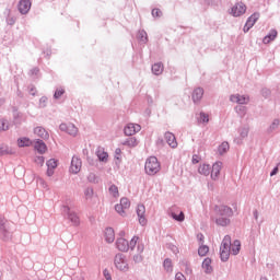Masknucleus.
Returning <instances> with one entry per match:
<instances>
[{"label":"nucleus","instance_id":"37","mask_svg":"<svg viewBox=\"0 0 280 280\" xmlns=\"http://www.w3.org/2000/svg\"><path fill=\"white\" fill-rule=\"evenodd\" d=\"M138 218H143L145 214V206L139 205L137 208Z\"/></svg>","mask_w":280,"mask_h":280},{"label":"nucleus","instance_id":"18","mask_svg":"<svg viewBox=\"0 0 280 280\" xmlns=\"http://www.w3.org/2000/svg\"><path fill=\"white\" fill-rule=\"evenodd\" d=\"M231 217H222L219 214H215V223L219 226H229V224H231V219H229Z\"/></svg>","mask_w":280,"mask_h":280},{"label":"nucleus","instance_id":"46","mask_svg":"<svg viewBox=\"0 0 280 280\" xmlns=\"http://www.w3.org/2000/svg\"><path fill=\"white\" fill-rule=\"evenodd\" d=\"M140 36H142V43H145L148 40V34L145 32H140Z\"/></svg>","mask_w":280,"mask_h":280},{"label":"nucleus","instance_id":"35","mask_svg":"<svg viewBox=\"0 0 280 280\" xmlns=\"http://www.w3.org/2000/svg\"><path fill=\"white\" fill-rule=\"evenodd\" d=\"M164 269L166 270V272H172L173 266H172V260L170 258H166L164 260Z\"/></svg>","mask_w":280,"mask_h":280},{"label":"nucleus","instance_id":"13","mask_svg":"<svg viewBox=\"0 0 280 280\" xmlns=\"http://www.w3.org/2000/svg\"><path fill=\"white\" fill-rule=\"evenodd\" d=\"M220 172H222V162H215L212 165V171H211L212 180H218V178L220 176Z\"/></svg>","mask_w":280,"mask_h":280},{"label":"nucleus","instance_id":"16","mask_svg":"<svg viewBox=\"0 0 280 280\" xmlns=\"http://www.w3.org/2000/svg\"><path fill=\"white\" fill-rule=\"evenodd\" d=\"M171 218H173V220H175L176 222H185V212L178 211L173 208L171 210Z\"/></svg>","mask_w":280,"mask_h":280},{"label":"nucleus","instance_id":"50","mask_svg":"<svg viewBox=\"0 0 280 280\" xmlns=\"http://www.w3.org/2000/svg\"><path fill=\"white\" fill-rule=\"evenodd\" d=\"M279 126V120H273L272 125H271V128L275 129Z\"/></svg>","mask_w":280,"mask_h":280},{"label":"nucleus","instance_id":"11","mask_svg":"<svg viewBox=\"0 0 280 280\" xmlns=\"http://www.w3.org/2000/svg\"><path fill=\"white\" fill-rule=\"evenodd\" d=\"M140 131H141V125H139V124L129 122L125 127V135L127 137H132L133 135H137V132H140Z\"/></svg>","mask_w":280,"mask_h":280},{"label":"nucleus","instance_id":"52","mask_svg":"<svg viewBox=\"0 0 280 280\" xmlns=\"http://www.w3.org/2000/svg\"><path fill=\"white\" fill-rule=\"evenodd\" d=\"M279 172V167H275L270 176H275Z\"/></svg>","mask_w":280,"mask_h":280},{"label":"nucleus","instance_id":"21","mask_svg":"<svg viewBox=\"0 0 280 280\" xmlns=\"http://www.w3.org/2000/svg\"><path fill=\"white\" fill-rule=\"evenodd\" d=\"M34 149L37 150L39 154H45L47 152V144L43 140H37L35 142Z\"/></svg>","mask_w":280,"mask_h":280},{"label":"nucleus","instance_id":"56","mask_svg":"<svg viewBox=\"0 0 280 280\" xmlns=\"http://www.w3.org/2000/svg\"><path fill=\"white\" fill-rule=\"evenodd\" d=\"M121 235H122V237H124V235H126V233H121Z\"/></svg>","mask_w":280,"mask_h":280},{"label":"nucleus","instance_id":"15","mask_svg":"<svg viewBox=\"0 0 280 280\" xmlns=\"http://www.w3.org/2000/svg\"><path fill=\"white\" fill-rule=\"evenodd\" d=\"M164 139L166 143H168L170 148H178V142L176 141V136L172 132H166L164 135Z\"/></svg>","mask_w":280,"mask_h":280},{"label":"nucleus","instance_id":"24","mask_svg":"<svg viewBox=\"0 0 280 280\" xmlns=\"http://www.w3.org/2000/svg\"><path fill=\"white\" fill-rule=\"evenodd\" d=\"M96 156L103 163H106V161H108V153L106 151H104V149H102V148L97 149Z\"/></svg>","mask_w":280,"mask_h":280},{"label":"nucleus","instance_id":"29","mask_svg":"<svg viewBox=\"0 0 280 280\" xmlns=\"http://www.w3.org/2000/svg\"><path fill=\"white\" fill-rule=\"evenodd\" d=\"M241 248H242V243H240V241H234V243L231 244L232 255H237Z\"/></svg>","mask_w":280,"mask_h":280},{"label":"nucleus","instance_id":"51","mask_svg":"<svg viewBox=\"0 0 280 280\" xmlns=\"http://www.w3.org/2000/svg\"><path fill=\"white\" fill-rule=\"evenodd\" d=\"M197 240H198L199 242H203L205 235L198 234V235H197Z\"/></svg>","mask_w":280,"mask_h":280},{"label":"nucleus","instance_id":"41","mask_svg":"<svg viewBox=\"0 0 280 280\" xmlns=\"http://www.w3.org/2000/svg\"><path fill=\"white\" fill-rule=\"evenodd\" d=\"M200 121H202L203 124L209 122V115L201 113L200 114Z\"/></svg>","mask_w":280,"mask_h":280},{"label":"nucleus","instance_id":"53","mask_svg":"<svg viewBox=\"0 0 280 280\" xmlns=\"http://www.w3.org/2000/svg\"><path fill=\"white\" fill-rule=\"evenodd\" d=\"M140 224H145V218L143 217H140V220H139Z\"/></svg>","mask_w":280,"mask_h":280},{"label":"nucleus","instance_id":"3","mask_svg":"<svg viewBox=\"0 0 280 280\" xmlns=\"http://www.w3.org/2000/svg\"><path fill=\"white\" fill-rule=\"evenodd\" d=\"M114 266L119 272H128L130 270V264H128V258L124 254H117L115 256Z\"/></svg>","mask_w":280,"mask_h":280},{"label":"nucleus","instance_id":"30","mask_svg":"<svg viewBox=\"0 0 280 280\" xmlns=\"http://www.w3.org/2000/svg\"><path fill=\"white\" fill-rule=\"evenodd\" d=\"M152 71L154 75H161V73H163V63H154L152 66Z\"/></svg>","mask_w":280,"mask_h":280},{"label":"nucleus","instance_id":"43","mask_svg":"<svg viewBox=\"0 0 280 280\" xmlns=\"http://www.w3.org/2000/svg\"><path fill=\"white\" fill-rule=\"evenodd\" d=\"M133 261H136V264L143 261V256H141V255L133 256Z\"/></svg>","mask_w":280,"mask_h":280},{"label":"nucleus","instance_id":"22","mask_svg":"<svg viewBox=\"0 0 280 280\" xmlns=\"http://www.w3.org/2000/svg\"><path fill=\"white\" fill-rule=\"evenodd\" d=\"M105 240L108 244H113L115 242V230L112 228L105 229Z\"/></svg>","mask_w":280,"mask_h":280},{"label":"nucleus","instance_id":"39","mask_svg":"<svg viewBox=\"0 0 280 280\" xmlns=\"http://www.w3.org/2000/svg\"><path fill=\"white\" fill-rule=\"evenodd\" d=\"M84 196L86 200H91V198H93V188H86L84 191Z\"/></svg>","mask_w":280,"mask_h":280},{"label":"nucleus","instance_id":"20","mask_svg":"<svg viewBox=\"0 0 280 280\" xmlns=\"http://www.w3.org/2000/svg\"><path fill=\"white\" fill-rule=\"evenodd\" d=\"M34 135L40 139H49V132H47V130H45L43 127H36L34 129Z\"/></svg>","mask_w":280,"mask_h":280},{"label":"nucleus","instance_id":"31","mask_svg":"<svg viewBox=\"0 0 280 280\" xmlns=\"http://www.w3.org/2000/svg\"><path fill=\"white\" fill-rule=\"evenodd\" d=\"M108 191L113 198H119V188L116 185L109 186Z\"/></svg>","mask_w":280,"mask_h":280},{"label":"nucleus","instance_id":"27","mask_svg":"<svg viewBox=\"0 0 280 280\" xmlns=\"http://www.w3.org/2000/svg\"><path fill=\"white\" fill-rule=\"evenodd\" d=\"M202 269L205 270V272L209 273L213 271V267H211V258H206L202 261Z\"/></svg>","mask_w":280,"mask_h":280},{"label":"nucleus","instance_id":"28","mask_svg":"<svg viewBox=\"0 0 280 280\" xmlns=\"http://www.w3.org/2000/svg\"><path fill=\"white\" fill-rule=\"evenodd\" d=\"M18 145L19 148H30V145H32V140L28 138H20L18 140Z\"/></svg>","mask_w":280,"mask_h":280},{"label":"nucleus","instance_id":"2","mask_svg":"<svg viewBox=\"0 0 280 280\" xmlns=\"http://www.w3.org/2000/svg\"><path fill=\"white\" fill-rule=\"evenodd\" d=\"M145 173L149 176H154L161 172V163H159V159L156 156H150L144 164Z\"/></svg>","mask_w":280,"mask_h":280},{"label":"nucleus","instance_id":"17","mask_svg":"<svg viewBox=\"0 0 280 280\" xmlns=\"http://www.w3.org/2000/svg\"><path fill=\"white\" fill-rule=\"evenodd\" d=\"M68 210V220L72 222L73 226H80V217L74 211H71V209L67 208Z\"/></svg>","mask_w":280,"mask_h":280},{"label":"nucleus","instance_id":"14","mask_svg":"<svg viewBox=\"0 0 280 280\" xmlns=\"http://www.w3.org/2000/svg\"><path fill=\"white\" fill-rule=\"evenodd\" d=\"M46 165L48 167L46 172L47 176H54L55 170L58 167V161H56V159H50L47 161Z\"/></svg>","mask_w":280,"mask_h":280},{"label":"nucleus","instance_id":"54","mask_svg":"<svg viewBox=\"0 0 280 280\" xmlns=\"http://www.w3.org/2000/svg\"><path fill=\"white\" fill-rule=\"evenodd\" d=\"M242 108H244V107L237 106V107H236V112L240 113V110H242Z\"/></svg>","mask_w":280,"mask_h":280},{"label":"nucleus","instance_id":"48","mask_svg":"<svg viewBox=\"0 0 280 280\" xmlns=\"http://www.w3.org/2000/svg\"><path fill=\"white\" fill-rule=\"evenodd\" d=\"M14 23H16V19H14V18H9L8 19V24L9 25H14Z\"/></svg>","mask_w":280,"mask_h":280},{"label":"nucleus","instance_id":"55","mask_svg":"<svg viewBox=\"0 0 280 280\" xmlns=\"http://www.w3.org/2000/svg\"><path fill=\"white\" fill-rule=\"evenodd\" d=\"M116 154H121V149H116Z\"/></svg>","mask_w":280,"mask_h":280},{"label":"nucleus","instance_id":"42","mask_svg":"<svg viewBox=\"0 0 280 280\" xmlns=\"http://www.w3.org/2000/svg\"><path fill=\"white\" fill-rule=\"evenodd\" d=\"M175 280H187V278H185V275H183L182 272H177L175 275Z\"/></svg>","mask_w":280,"mask_h":280},{"label":"nucleus","instance_id":"47","mask_svg":"<svg viewBox=\"0 0 280 280\" xmlns=\"http://www.w3.org/2000/svg\"><path fill=\"white\" fill-rule=\"evenodd\" d=\"M192 163H194L195 165L198 164V163H200V156L194 155V156H192Z\"/></svg>","mask_w":280,"mask_h":280},{"label":"nucleus","instance_id":"10","mask_svg":"<svg viewBox=\"0 0 280 280\" xmlns=\"http://www.w3.org/2000/svg\"><path fill=\"white\" fill-rule=\"evenodd\" d=\"M257 21H259V13H254L252 14L248 20L246 21L245 25H244V28H243V32H249L254 26L255 24L257 23Z\"/></svg>","mask_w":280,"mask_h":280},{"label":"nucleus","instance_id":"45","mask_svg":"<svg viewBox=\"0 0 280 280\" xmlns=\"http://www.w3.org/2000/svg\"><path fill=\"white\" fill-rule=\"evenodd\" d=\"M103 275H104V277H105L106 280H113V277H110V272H108V270L105 269V270L103 271Z\"/></svg>","mask_w":280,"mask_h":280},{"label":"nucleus","instance_id":"38","mask_svg":"<svg viewBox=\"0 0 280 280\" xmlns=\"http://www.w3.org/2000/svg\"><path fill=\"white\" fill-rule=\"evenodd\" d=\"M62 95H65V89L59 88L56 90L54 97L55 100H59V97H62Z\"/></svg>","mask_w":280,"mask_h":280},{"label":"nucleus","instance_id":"23","mask_svg":"<svg viewBox=\"0 0 280 280\" xmlns=\"http://www.w3.org/2000/svg\"><path fill=\"white\" fill-rule=\"evenodd\" d=\"M202 95H205V90L201 88H197L192 92V100L194 102H200L202 100Z\"/></svg>","mask_w":280,"mask_h":280},{"label":"nucleus","instance_id":"36","mask_svg":"<svg viewBox=\"0 0 280 280\" xmlns=\"http://www.w3.org/2000/svg\"><path fill=\"white\" fill-rule=\"evenodd\" d=\"M198 253L200 255V257H205V255H207V253H209V246L207 245H202L199 247Z\"/></svg>","mask_w":280,"mask_h":280},{"label":"nucleus","instance_id":"5","mask_svg":"<svg viewBox=\"0 0 280 280\" xmlns=\"http://www.w3.org/2000/svg\"><path fill=\"white\" fill-rule=\"evenodd\" d=\"M130 210V200L128 198L124 197L120 199V202L115 206V211L125 218V215H128V211Z\"/></svg>","mask_w":280,"mask_h":280},{"label":"nucleus","instance_id":"49","mask_svg":"<svg viewBox=\"0 0 280 280\" xmlns=\"http://www.w3.org/2000/svg\"><path fill=\"white\" fill-rule=\"evenodd\" d=\"M184 268L186 270V275H191V268H189V266L184 265Z\"/></svg>","mask_w":280,"mask_h":280},{"label":"nucleus","instance_id":"33","mask_svg":"<svg viewBox=\"0 0 280 280\" xmlns=\"http://www.w3.org/2000/svg\"><path fill=\"white\" fill-rule=\"evenodd\" d=\"M138 143L137 138H128L125 141V145H128V148H137Z\"/></svg>","mask_w":280,"mask_h":280},{"label":"nucleus","instance_id":"12","mask_svg":"<svg viewBox=\"0 0 280 280\" xmlns=\"http://www.w3.org/2000/svg\"><path fill=\"white\" fill-rule=\"evenodd\" d=\"M18 8L21 14H27V12H30V10L32 9V1L20 0Z\"/></svg>","mask_w":280,"mask_h":280},{"label":"nucleus","instance_id":"9","mask_svg":"<svg viewBox=\"0 0 280 280\" xmlns=\"http://www.w3.org/2000/svg\"><path fill=\"white\" fill-rule=\"evenodd\" d=\"M232 16H242L246 14V4L244 2H238L231 9Z\"/></svg>","mask_w":280,"mask_h":280},{"label":"nucleus","instance_id":"4","mask_svg":"<svg viewBox=\"0 0 280 280\" xmlns=\"http://www.w3.org/2000/svg\"><path fill=\"white\" fill-rule=\"evenodd\" d=\"M231 236H224L221 247H220V257L223 261H229V257H231Z\"/></svg>","mask_w":280,"mask_h":280},{"label":"nucleus","instance_id":"7","mask_svg":"<svg viewBox=\"0 0 280 280\" xmlns=\"http://www.w3.org/2000/svg\"><path fill=\"white\" fill-rule=\"evenodd\" d=\"M59 128L62 132H67V135H70L71 137H75V135H78V127L71 122H63Z\"/></svg>","mask_w":280,"mask_h":280},{"label":"nucleus","instance_id":"26","mask_svg":"<svg viewBox=\"0 0 280 280\" xmlns=\"http://www.w3.org/2000/svg\"><path fill=\"white\" fill-rule=\"evenodd\" d=\"M198 172L202 176H209V174H211V166H209L208 164H201L198 168Z\"/></svg>","mask_w":280,"mask_h":280},{"label":"nucleus","instance_id":"32","mask_svg":"<svg viewBox=\"0 0 280 280\" xmlns=\"http://www.w3.org/2000/svg\"><path fill=\"white\" fill-rule=\"evenodd\" d=\"M10 130V122L7 119H0V132H5Z\"/></svg>","mask_w":280,"mask_h":280},{"label":"nucleus","instance_id":"44","mask_svg":"<svg viewBox=\"0 0 280 280\" xmlns=\"http://www.w3.org/2000/svg\"><path fill=\"white\" fill-rule=\"evenodd\" d=\"M152 16H155V18L161 16V10H159V9H153V10H152Z\"/></svg>","mask_w":280,"mask_h":280},{"label":"nucleus","instance_id":"34","mask_svg":"<svg viewBox=\"0 0 280 280\" xmlns=\"http://www.w3.org/2000/svg\"><path fill=\"white\" fill-rule=\"evenodd\" d=\"M229 142H223L221 145H219L218 152L219 154H226L229 152Z\"/></svg>","mask_w":280,"mask_h":280},{"label":"nucleus","instance_id":"25","mask_svg":"<svg viewBox=\"0 0 280 280\" xmlns=\"http://www.w3.org/2000/svg\"><path fill=\"white\" fill-rule=\"evenodd\" d=\"M275 38H277V31L271 30L270 33L264 37L262 43L265 45H268L269 43H272V40H275Z\"/></svg>","mask_w":280,"mask_h":280},{"label":"nucleus","instance_id":"57","mask_svg":"<svg viewBox=\"0 0 280 280\" xmlns=\"http://www.w3.org/2000/svg\"><path fill=\"white\" fill-rule=\"evenodd\" d=\"M261 280H268L267 278H262Z\"/></svg>","mask_w":280,"mask_h":280},{"label":"nucleus","instance_id":"40","mask_svg":"<svg viewBox=\"0 0 280 280\" xmlns=\"http://www.w3.org/2000/svg\"><path fill=\"white\" fill-rule=\"evenodd\" d=\"M35 163L37 165H39L40 167H43V165H45V158L44 156H36L35 158Z\"/></svg>","mask_w":280,"mask_h":280},{"label":"nucleus","instance_id":"1","mask_svg":"<svg viewBox=\"0 0 280 280\" xmlns=\"http://www.w3.org/2000/svg\"><path fill=\"white\" fill-rule=\"evenodd\" d=\"M136 247L139 255L145 250V245L141 243V238H139V236H133L130 242H128V240H126L124 236H120L116 240V248L120 250V253L135 250Z\"/></svg>","mask_w":280,"mask_h":280},{"label":"nucleus","instance_id":"19","mask_svg":"<svg viewBox=\"0 0 280 280\" xmlns=\"http://www.w3.org/2000/svg\"><path fill=\"white\" fill-rule=\"evenodd\" d=\"M230 100L232 102H234L235 104H248V101L249 98L244 96V95H240V94H236V95H232L230 97Z\"/></svg>","mask_w":280,"mask_h":280},{"label":"nucleus","instance_id":"8","mask_svg":"<svg viewBox=\"0 0 280 280\" xmlns=\"http://www.w3.org/2000/svg\"><path fill=\"white\" fill-rule=\"evenodd\" d=\"M81 170H82V160L78 156H73L71 160L70 173L80 174Z\"/></svg>","mask_w":280,"mask_h":280},{"label":"nucleus","instance_id":"6","mask_svg":"<svg viewBox=\"0 0 280 280\" xmlns=\"http://www.w3.org/2000/svg\"><path fill=\"white\" fill-rule=\"evenodd\" d=\"M214 213L215 215L231 218L233 215V209L229 206L221 205L214 208Z\"/></svg>","mask_w":280,"mask_h":280}]
</instances>
